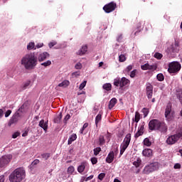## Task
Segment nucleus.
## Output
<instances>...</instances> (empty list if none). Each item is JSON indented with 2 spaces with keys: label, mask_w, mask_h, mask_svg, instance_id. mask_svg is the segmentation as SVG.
<instances>
[{
  "label": "nucleus",
  "mask_w": 182,
  "mask_h": 182,
  "mask_svg": "<svg viewBox=\"0 0 182 182\" xmlns=\"http://www.w3.org/2000/svg\"><path fill=\"white\" fill-rule=\"evenodd\" d=\"M21 65H23L26 69H33L38 65V57L35 53H28L22 58Z\"/></svg>",
  "instance_id": "f257e3e1"
},
{
  "label": "nucleus",
  "mask_w": 182,
  "mask_h": 182,
  "mask_svg": "<svg viewBox=\"0 0 182 182\" xmlns=\"http://www.w3.org/2000/svg\"><path fill=\"white\" fill-rule=\"evenodd\" d=\"M23 178H25V170L22 168H16L9 176L11 182H21Z\"/></svg>",
  "instance_id": "f03ea898"
},
{
  "label": "nucleus",
  "mask_w": 182,
  "mask_h": 182,
  "mask_svg": "<svg viewBox=\"0 0 182 182\" xmlns=\"http://www.w3.org/2000/svg\"><path fill=\"white\" fill-rule=\"evenodd\" d=\"M179 139H182V127H179L176 129L175 134L171 135L167 138L166 143L167 144H176Z\"/></svg>",
  "instance_id": "7ed1b4c3"
},
{
  "label": "nucleus",
  "mask_w": 182,
  "mask_h": 182,
  "mask_svg": "<svg viewBox=\"0 0 182 182\" xmlns=\"http://www.w3.org/2000/svg\"><path fill=\"white\" fill-rule=\"evenodd\" d=\"M127 85H130V80L125 77H123L120 79V77L115 78L114 80V86H119L122 89L124 87V86H127Z\"/></svg>",
  "instance_id": "20e7f679"
},
{
  "label": "nucleus",
  "mask_w": 182,
  "mask_h": 182,
  "mask_svg": "<svg viewBox=\"0 0 182 182\" xmlns=\"http://www.w3.org/2000/svg\"><path fill=\"white\" fill-rule=\"evenodd\" d=\"M181 69V64L177 61L170 63L168 65V72L169 73H177Z\"/></svg>",
  "instance_id": "39448f33"
},
{
  "label": "nucleus",
  "mask_w": 182,
  "mask_h": 182,
  "mask_svg": "<svg viewBox=\"0 0 182 182\" xmlns=\"http://www.w3.org/2000/svg\"><path fill=\"white\" fill-rule=\"evenodd\" d=\"M116 8H117V4L114 1H111L104 6L103 11L106 14H110V12L115 11Z\"/></svg>",
  "instance_id": "423d86ee"
},
{
  "label": "nucleus",
  "mask_w": 182,
  "mask_h": 182,
  "mask_svg": "<svg viewBox=\"0 0 182 182\" xmlns=\"http://www.w3.org/2000/svg\"><path fill=\"white\" fill-rule=\"evenodd\" d=\"M11 160H12V155L7 154L1 156L0 158V167H5L6 166H8L9 163H11Z\"/></svg>",
  "instance_id": "0eeeda50"
},
{
  "label": "nucleus",
  "mask_w": 182,
  "mask_h": 182,
  "mask_svg": "<svg viewBox=\"0 0 182 182\" xmlns=\"http://www.w3.org/2000/svg\"><path fill=\"white\" fill-rule=\"evenodd\" d=\"M159 168V163L154 162L151 164L144 168V171L146 174H150V173H153V171H156Z\"/></svg>",
  "instance_id": "6e6552de"
},
{
  "label": "nucleus",
  "mask_w": 182,
  "mask_h": 182,
  "mask_svg": "<svg viewBox=\"0 0 182 182\" xmlns=\"http://www.w3.org/2000/svg\"><path fill=\"white\" fill-rule=\"evenodd\" d=\"M161 122H160L159 119H151L149 122V130H151V132H153V130H158V129H160Z\"/></svg>",
  "instance_id": "1a4fd4ad"
},
{
  "label": "nucleus",
  "mask_w": 182,
  "mask_h": 182,
  "mask_svg": "<svg viewBox=\"0 0 182 182\" xmlns=\"http://www.w3.org/2000/svg\"><path fill=\"white\" fill-rule=\"evenodd\" d=\"M165 117L168 122L171 120V103H168L165 109Z\"/></svg>",
  "instance_id": "9d476101"
},
{
  "label": "nucleus",
  "mask_w": 182,
  "mask_h": 182,
  "mask_svg": "<svg viewBox=\"0 0 182 182\" xmlns=\"http://www.w3.org/2000/svg\"><path fill=\"white\" fill-rule=\"evenodd\" d=\"M19 117H21V114L19 112H16L10 119L9 122V126H12V124H14V123H17V122L19 120Z\"/></svg>",
  "instance_id": "9b49d317"
},
{
  "label": "nucleus",
  "mask_w": 182,
  "mask_h": 182,
  "mask_svg": "<svg viewBox=\"0 0 182 182\" xmlns=\"http://www.w3.org/2000/svg\"><path fill=\"white\" fill-rule=\"evenodd\" d=\"M146 96L148 99L153 97V85L150 83L146 84Z\"/></svg>",
  "instance_id": "f8f14e48"
},
{
  "label": "nucleus",
  "mask_w": 182,
  "mask_h": 182,
  "mask_svg": "<svg viewBox=\"0 0 182 182\" xmlns=\"http://www.w3.org/2000/svg\"><path fill=\"white\" fill-rule=\"evenodd\" d=\"M38 126L44 130L45 133L48 132V121L45 122V119H41L39 123Z\"/></svg>",
  "instance_id": "ddd939ff"
},
{
  "label": "nucleus",
  "mask_w": 182,
  "mask_h": 182,
  "mask_svg": "<svg viewBox=\"0 0 182 182\" xmlns=\"http://www.w3.org/2000/svg\"><path fill=\"white\" fill-rule=\"evenodd\" d=\"M49 56H50L49 55V53L48 52H44L42 53H40V55H38V61L39 62H43V60H46V59H48V58H49Z\"/></svg>",
  "instance_id": "4468645a"
},
{
  "label": "nucleus",
  "mask_w": 182,
  "mask_h": 182,
  "mask_svg": "<svg viewBox=\"0 0 182 182\" xmlns=\"http://www.w3.org/2000/svg\"><path fill=\"white\" fill-rule=\"evenodd\" d=\"M113 160H114V151H111L106 158V161L110 164V163H113Z\"/></svg>",
  "instance_id": "2eb2a0df"
},
{
  "label": "nucleus",
  "mask_w": 182,
  "mask_h": 182,
  "mask_svg": "<svg viewBox=\"0 0 182 182\" xmlns=\"http://www.w3.org/2000/svg\"><path fill=\"white\" fill-rule=\"evenodd\" d=\"M167 125L164 122H160L159 129L157 130H159L161 133H166L167 132Z\"/></svg>",
  "instance_id": "dca6fc26"
},
{
  "label": "nucleus",
  "mask_w": 182,
  "mask_h": 182,
  "mask_svg": "<svg viewBox=\"0 0 182 182\" xmlns=\"http://www.w3.org/2000/svg\"><path fill=\"white\" fill-rule=\"evenodd\" d=\"M142 154L143 156H144V157H151V156L153 155V150L150 149H144L142 151Z\"/></svg>",
  "instance_id": "f3484780"
},
{
  "label": "nucleus",
  "mask_w": 182,
  "mask_h": 182,
  "mask_svg": "<svg viewBox=\"0 0 182 182\" xmlns=\"http://www.w3.org/2000/svg\"><path fill=\"white\" fill-rule=\"evenodd\" d=\"M86 52H87V46H82V48L77 51V54L80 56H82V55H85Z\"/></svg>",
  "instance_id": "a211bd4d"
},
{
  "label": "nucleus",
  "mask_w": 182,
  "mask_h": 182,
  "mask_svg": "<svg viewBox=\"0 0 182 182\" xmlns=\"http://www.w3.org/2000/svg\"><path fill=\"white\" fill-rule=\"evenodd\" d=\"M116 103H117V99H116L115 97L112 98L109 103L108 107L109 109H113V107H114V106H116Z\"/></svg>",
  "instance_id": "6ab92c4d"
},
{
  "label": "nucleus",
  "mask_w": 182,
  "mask_h": 182,
  "mask_svg": "<svg viewBox=\"0 0 182 182\" xmlns=\"http://www.w3.org/2000/svg\"><path fill=\"white\" fill-rule=\"evenodd\" d=\"M130 141H132V134H128L126 135L122 143L129 146V144H130Z\"/></svg>",
  "instance_id": "aec40b11"
},
{
  "label": "nucleus",
  "mask_w": 182,
  "mask_h": 182,
  "mask_svg": "<svg viewBox=\"0 0 182 182\" xmlns=\"http://www.w3.org/2000/svg\"><path fill=\"white\" fill-rule=\"evenodd\" d=\"M129 147V145H127V144H124L122 142V144L120 146V154L119 156H123V153H124V151H126V149Z\"/></svg>",
  "instance_id": "412c9836"
},
{
  "label": "nucleus",
  "mask_w": 182,
  "mask_h": 182,
  "mask_svg": "<svg viewBox=\"0 0 182 182\" xmlns=\"http://www.w3.org/2000/svg\"><path fill=\"white\" fill-rule=\"evenodd\" d=\"M86 168V162H82L81 164L77 167L78 173H83Z\"/></svg>",
  "instance_id": "4be33fe9"
},
{
  "label": "nucleus",
  "mask_w": 182,
  "mask_h": 182,
  "mask_svg": "<svg viewBox=\"0 0 182 182\" xmlns=\"http://www.w3.org/2000/svg\"><path fill=\"white\" fill-rule=\"evenodd\" d=\"M106 143V139H105V135H100L98 139V146H103Z\"/></svg>",
  "instance_id": "5701e85b"
},
{
  "label": "nucleus",
  "mask_w": 182,
  "mask_h": 182,
  "mask_svg": "<svg viewBox=\"0 0 182 182\" xmlns=\"http://www.w3.org/2000/svg\"><path fill=\"white\" fill-rule=\"evenodd\" d=\"M76 139H77V135H76V134H73L68 139V145L72 144V143H73V141H75V140H76Z\"/></svg>",
  "instance_id": "b1692460"
},
{
  "label": "nucleus",
  "mask_w": 182,
  "mask_h": 182,
  "mask_svg": "<svg viewBox=\"0 0 182 182\" xmlns=\"http://www.w3.org/2000/svg\"><path fill=\"white\" fill-rule=\"evenodd\" d=\"M60 120H62V112H60L58 115L55 117L53 122L56 123L57 124H59V123H60Z\"/></svg>",
  "instance_id": "393cba45"
},
{
  "label": "nucleus",
  "mask_w": 182,
  "mask_h": 182,
  "mask_svg": "<svg viewBox=\"0 0 182 182\" xmlns=\"http://www.w3.org/2000/svg\"><path fill=\"white\" fill-rule=\"evenodd\" d=\"M102 88L104 90H107V92H110V90H112V84L105 83L103 85Z\"/></svg>",
  "instance_id": "a878e982"
},
{
  "label": "nucleus",
  "mask_w": 182,
  "mask_h": 182,
  "mask_svg": "<svg viewBox=\"0 0 182 182\" xmlns=\"http://www.w3.org/2000/svg\"><path fill=\"white\" fill-rule=\"evenodd\" d=\"M70 85L69 80H64L58 85L59 87H68Z\"/></svg>",
  "instance_id": "bb28decb"
},
{
  "label": "nucleus",
  "mask_w": 182,
  "mask_h": 182,
  "mask_svg": "<svg viewBox=\"0 0 182 182\" xmlns=\"http://www.w3.org/2000/svg\"><path fill=\"white\" fill-rule=\"evenodd\" d=\"M133 122H135L136 123L140 122V113L139 112H135V117L134 119H133Z\"/></svg>",
  "instance_id": "cd10ccee"
},
{
  "label": "nucleus",
  "mask_w": 182,
  "mask_h": 182,
  "mask_svg": "<svg viewBox=\"0 0 182 182\" xmlns=\"http://www.w3.org/2000/svg\"><path fill=\"white\" fill-rule=\"evenodd\" d=\"M144 146H146L147 147H150L151 146V141L149 138H145L144 140Z\"/></svg>",
  "instance_id": "c85d7f7f"
},
{
  "label": "nucleus",
  "mask_w": 182,
  "mask_h": 182,
  "mask_svg": "<svg viewBox=\"0 0 182 182\" xmlns=\"http://www.w3.org/2000/svg\"><path fill=\"white\" fill-rule=\"evenodd\" d=\"M102 121V114H98L95 117V124L97 126L99 122Z\"/></svg>",
  "instance_id": "c756f323"
},
{
  "label": "nucleus",
  "mask_w": 182,
  "mask_h": 182,
  "mask_svg": "<svg viewBox=\"0 0 182 182\" xmlns=\"http://www.w3.org/2000/svg\"><path fill=\"white\" fill-rule=\"evenodd\" d=\"M32 49H35V43L31 42L27 45V50H32Z\"/></svg>",
  "instance_id": "7c9ffc66"
},
{
  "label": "nucleus",
  "mask_w": 182,
  "mask_h": 182,
  "mask_svg": "<svg viewBox=\"0 0 182 182\" xmlns=\"http://www.w3.org/2000/svg\"><path fill=\"white\" fill-rule=\"evenodd\" d=\"M133 164L135 167H140V165L141 164V159L138 158L135 161H134Z\"/></svg>",
  "instance_id": "2f4dec72"
},
{
  "label": "nucleus",
  "mask_w": 182,
  "mask_h": 182,
  "mask_svg": "<svg viewBox=\"0 0 182 182\" xmlns=\"http://www.w3.org/2000/svg\"><path fill=\"white\" fill-rule=\"evenodd\" d=\"M156 79L159 80V82H163V80H164V75H163L161 73H159L156 75Z\"/></svg>",
  "instance_id": "473e14b6"
},
{
  "label": "nucleus",
  "mask_w": 182,
  "mask_h": 182,
  "mask_svg": "<svg viewBox=\"0 0 182 182\" xmlns=\"http://www.w3.org/2000/svg\"><path fill=\"white\" fill-rule=\"evenodd\" d=\"M100 151H102V148L97 147L94 149V156H97Z\"/></svg>",
  "instance_id": "72a5a7b5"
},
{
  "label": "nucleus",
  "mask_w": 182,
  "mask_h": 182,
  "mask_svg": "<svg viewBox=\"0 0 182 182\" xmlns=\"http://www.w3.org/2000/svg\"><path fill=\"white\" fill-rule=\"evenodd\" d=\"M154 58H156V59H158L159 60H160V59L163 58V54L160 53H155V54L154 55Z\"/></svg>",
  "instance_id": "f704fd0d"
},
{
  "label": "nucleus",
  "mask_w": 182,
  "mask_h": 182,
  "mask_svg": "<svg viewBox=\"0 0 182 182\" xmlns=\"http://www.w3.org/2000/svg\"><path fill=\"white\" fill-rule=\"evenodd\" d=\"M52 65V61L47 60L46 62L42 63L41 66H45V68L48 66H50Z\"/></svg>",
  "instance_id": "c9c22d12"
},
{
  "label": "nucleus",
  "mask_w": 182,
  "mask_h": 182,
  "mask_svg": "<svg viewBox=\"0 0 182 182\" xmlns=\"http://www.w3.org/2000/svg\"><path fill=\"white\" fill-rule=\"evenodd\" d=\"M119 62H126V55L121 54L119 55Z\"/></svg>",
  "instance_id": "e433bc0d"
},
{
  "label": "nucleus",
  "mask_w": 182,
  "mask_h": 182,
  "mask_svg": "<svg viewBox=\"0 0 182 182\" xmlns=\"http://www.w3.org/2000/svg\"><path fill=\"white\" fill-rule=\"evenodd\" d=\"M144 132H142L139 129H138L137 132L135 134L134 137L137 139V137H140V136H143V134Z\"/></svg>",
  "instance_id": "4c0bfd02"
},
{
  "label": "nucleus",
  "mask_w": 182,
  "mask_h": 182,
  "mask_svg": "<svg viewBox=\"0 0 182 182\" xmlns=\"http://www.w3.org/2000/svg\"><path fill=\"white\" fill-rule=\"evenodd\" d=\"M41 157L42 159H44V160H48V159L50 157V153L43 154H41Z\"/></svg>",
  "instance_id": "58836bf2"
},
{
  "label": "nucleus",
  "mask_w": 182,
  "mask_h": 182,
  "mask_svg": "<svg viewBox=\"0 0 182 182\" xmlns=\"http://www.w3.org/2000/svg\"><path fill=\"white\" fill-rule=\"evenodd\" d=\"M75 171V167L73 166H70L68 168V174H73V173Z\"/></svg>",
  "instance_id": "ea45409f"
},
{
  "label": "nucleus",
  "mask_w": 182,
  "mask_h": 182,
  "mask_svg": "<svg viewBox=\"0 0 182 182\" xmlns=\"http://www.w3.org/2000/svg\"><path fill=\"white\" fill-rule=\"evenodd\" d=\"M141 112H142V113H144V117H147V116L149 114V109L143 108Z\"/></svg>",
  "instance_id": "a19ab883"
},
{
  "label": "nucleus",
  "mask_w": 182,
  "mask_h": 182,
  "mask_svg": "<svg viewBox=\"0 0 182 182\" xmlns=\"http://www.w3.org/2000/svg\"><path fill=\"white\" fill-rule=\"evenodd\" d=\"M171 50L173 52V53L178 52V49H177V47H176L174 45L171 46Z\"/></svg>",
  "instance_id": "79ce46f5"
},
{
  "label": "nucleus",
  "mask_w": 182,
  "mask_h": 182,
  "mask_svg": "<svg viewBox=\"0 0 182 182\" xmlns=\"http://www.w3.org/2000/svg\"><path fill=\"white\" fill-rule=\"evenodd\" d=\"M89 126L88 123H85L82 126V128L80 129V134H83V132H85V129H86Z\"/></svg>",
  "instance_id": "37998d69"
},
{
  "label": "nucleus",
  "mask_w": 182,
  "mask_h": 182,
  "mask_svg": "<svg viewBox=\"0 0 182 182\" xmlns=\"http://www.w3.org/2000/svg\"><path fill=\"white\" fill-rule=\"evenodd\" d=\"M149 63H146L143 65H141V69H142V70H149Z\"/></svg>",
  "instance_id": "c03bdc74"
},
{
  "label": "nucleus",
  "mask_w": 182,
  "mask_h": 182,
  "mask_svg": "<svg viewBox=\"0 0 182 182\" xmlns=\"http://www.w3.org/2000/svg\"><path fill=\"white\" fill-rule=\"evenodd\" d=\"M30 85H31V80H28L26 82H24L23 85V90H25V89H26Z\"/></svg>",
  "instance_id": "a18cd8bd"
},
{
  "label": "nucleus",
  "mask_w": 182,
  "mask_h": 182,
  "mask_svg": "<svg viewBox=\"0 0 182 182\" xmlns=\"http://www.w3.org/2000/svg\"><path fill=\"white\" fill-rule=\"evenodd\" d=\"M86 83H87V81L85 80L80 85V90H82L86 86Z\"/></svg>",
  "instance_id": "49530a36"
},
{
  "label": "nucleus",
  "mask_w": 182,
  "mask_h": 182,
  "mask_svg": "<svg viewBox=\"0 0 182 182\" xmlns=\"http://www.w3.org/2000/svg\"><path fill=\"white\" fill-rule=\"evenodd\" d=\"M105 177H106V173H101L98 175V178L99 180H100L101 181L103 180V178H105Z\"/></svg>",
  "instance_id": "de8ad7c7"
},
{
  "label": "nucleus",
  "mask_w": 182,
  "mask_h": 182,
  "mask_svg": "<svg viewBox=\"0 0 182 182\" xmlns=\"http://www.w3.org/2000/svg\"><path fill=\"white\" fill-rule=\"evenodd\" d=\"M156 69H157V65H151L149 64V70H156Z\"/></svg>",
  "instance_id": "09e8293b"
},
{
  "label": "nucleus",
  "mask_w": 182,
  "mask_h": 182,
  "mask_svg": "<svg viewBox=\"0 0 182 182\" xmlns=\"http://www.w3.org/2000/svg\"><path fill=\"white\" fill-rule=\"evenodd\" d=\"M105 137L107 139V140L109 141H110V139H112V134L109 132H107V134L105 135Z\"/></svg>",
  "instance_id": "8fccbe9b"
},
{
  "label": "nucleus",
  "mask_w": 182,
  "mask_h": 182,
  "mask_svg": "<svg viewBox=\"0 0 182 182\" xmlns=\"http://www.w3.org/2000/svg\"><path fill=\"white\" fill-rule=\"evenodd\" d=\"M91 163L93 165L97 164V158H96V157L91 158Z\"/></svg>",
  "instance_id": "3c124183"
},
{
  "label": "nucleus",
  "mask_w": 182,
  "mask_h": 182,
  "mask_svg": "<svg viewBox=\"0 0 182 182\" xmlns=\"http://www.w3.org/2000/svg\"><path fill=\"white\" fill-rule=\"evenodd\" d=\"M137 70H134L130 73V77H135Z\"/></svg>",
  "instance_id": "603ef678"
},
{
  "label": "nucleus",
  "mask_w": 182,
  "mask_h": 182,
  "mask_svg": "<svg viewBox=\"0 0 182 182\" xmlns=\"http://www.w3.org/2000/svg\"><path fill=\"white\" fill-rule=\"evenodd\" d=\"M173 168L175 170H177V169H179V168H181V164L177 163V164H175L174 166H173Z\"/></svg>",
  "instance_id": "864d4df0"
},
{
  "label": "nucleus",
  "mask_w": 182,
  "mask_h": 182,
  "mask_svg": "<svg viewBox=\"0 0 182 182\" xmlns=\"http://www.w3.org/2000/svg\"><path fill=\"white\" fill-rule=\"evenodd\" d=\"M56 41H53L48 43V47L51 49V48H53L55 45H56Z\"/></svg>",
  "instance_id": "5fc2aeb1"
},
{
  "label": "nucleus",
  "mask_w": 182,
  "mask_h": 182,
  "mask_svg": "<svg viewBox=\"0 0 182 182\" xmlns=\"http://www.w3.org/2000/svg\"><path fill=\"white\" fill-rule=\"evenodd\" d=\"M11 113H12V111L11 109L7 110L5 113V117H9Z\"/></svg>",
  "instance_id": "6e6d98bb"
},
{
  "label": "nucleus",
  "mask_w": 182,
  "mask_h": 182,
  "mask_svg": "<svg viewBox=\"0 0 182 182\" xmlns=\"http://www.w3.org/2000/svg\"><path fill=\"white\" fill-rule=\"evenodd\" d=\"M21 135V133L19 132H15L14 134H13L12 135V138L13 139H16V137H18V136Z\"/></svg>",
  "instance_id": "4d7b16f0"
},
{
  "label": "nucleus",
  "mask_w": 182,
  "mask_h": 182,
  "mask_svg": "<svg viewBox=\"0 0 182 182\" xmlns=\"http://www.w3.org/2000/svg\"><path fill=\"white\" fill-rule=\"evenodd\" d=\"M138 130H140L141 132H144V122L141 124V125L139 127Z\"/></svg>",
  "instance_id": "13d9d810"
},
{
  "label": "nucleus",
  "mask_w": 182,
  "mask_h": 182,
  "mask_svg": "<svg viewBox=\"0 0 182 182\" xmlns=\"http://www.w3.org/2000/svg\"><path fill=\"white\" fill-rule=\"evenodd\" d=\"M75 69H82V63H77L75 65Z\"/></svg>",
  "instance_id": "bf43d9fd"
},
{
  "label": "nucleus",
  "mask_w": 182,
  "mask_h": 182,
  "mask_svg": "<svg viewBox=\"0 0 182 182\" xmlns=\"http://www.w3.org/2000/svg\"><path fill=\"white\" fill-rule=\"evenodd\" d=\"M31 164L32 166H36V164H39V159H35Z\"/></svg>",
  "instance_id": "052dcab7"
},
{
  "label": "nucleus",
  "mask_w": 182,
  "mask_h": 182,
  "mask_svg": "<svg viewBox=\"0 0 182 182\" xmlns=\"http://www.w3.org/2000/svg\"><path fill=\"white\" fill-rule=\"evenodd\" d=\"M42 46H43V43H38L36 46V47L34 48V50L35 49H39L40 48H42Z\"/></svg>",
  "instance_id": "680f3d73"
},
{
  "label": "nucleus",
  "mask_w": 182,
  "mask_h": 182,
  "mask_svg": "<svg viewBox=\"0 0 182 182\" xmlns=\"http://www.w3.org/2000/svg\"><path fill=\"white\" fill-rule=\"evenodd\" d=\"M117 154H119V148L117 146L114 151V156H117Z\"/></svg>",
  "instance_id": "e2e57ef3"
},
{
  "label": "nucleus",
  "mask_w": 182,
  "mask_h": 182,
  "mask_svg": "<svg viewBox=\"0 0 182 182\" xmlns=\"http://www.w3.org/2000/svg\"><path fill=\"white\" fill-rule=\"evenodd\" d=\"M132 69H133V66H132V65H129V66L126 68V72H130V70H132Z\"/></svg>",
  "instance_id": "0e129e2a"
},
{
  "label": "nucleus",
  "mask_w": 182,
  "mask_h": 182,
  "mask_svg": "<svg viewBox=\"0 0 182 182\" xmlns=\"http://www.w3.org/2000/svg\"><path fill=\"white\" fill-rule=\"evenodd\" d=\"M0 182H5V176H0Z\"/></svg>",
  "instance_id": "69168bd1"
},
{
  "label": "nucleus",
  "mask_w": 182,
  "mask_h": 182,
  "mask_svg": "<svg viewBox=\"0 0 182 182\" xmlns=\"http://www.w3.org/2000/svg\"><path fill=\"white\" fill-rule=\"evenodd\" d=\"M69 119H70V114H67L65 118H64V121L65 122H68V120H69Z\"/></svg>",
  "instance_id": "338daca9"
},
{
  "label": "nucleus",
  "mask_w": 182,
  "mask_h": 182,
  "mask_svg": "<svg viewBox=\"0 0 182 182\" xmlns=\"http://www.w3.org/2000/svg\"><path fill=\"white\" fill-rule=\"evenodd\" d=\"M177 96H178L179 100H180V98L182 99V92H181V93H178V94L177 95Z\"/></svg>",
  "instance_id": "774afa93"
}]
</instances>
